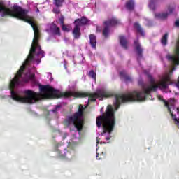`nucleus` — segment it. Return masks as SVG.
<instances>
[{
    "label": "nucleus",
    "mask_w": 179,
    "mask_h": 179,
    "mask_svg": "<svg viewBox=\"0 0 179 179\" xmlns=\"http://www.w3.org/2000/svg\"><path fill=\"white\" fill-rule=\"evenodd\" d=\"M173 10H174L173 8L169 7L168 11L166 13H155V19H158V20H164L167 19V17L169 16V15H171V13H173Z\"/></svg>",
    "instance_id": "423d86ee"
},
{
    "label": "nucleus",
    "mask_w": 179,
    "mask_h": 179,
    "mask_svg": "<svg viewBox=\"0 0 179 179\" xmlns=\"http://www.w3.org/2000/svg\"><path fill=\"white\" fill-rule=\"evenodd\" d=\"M62 30H63V31H71V30H72V27H71V24H62Z\"/></svg>",
    "instance_id": "4468645a"
},
{
    "label": "nucleus",
    "mask_w": 179,
    "mask_h": 179,
    "mask_svg": "<svg viewBox=\"0 0 179 179\" xmlns=\"http://www.w3.org/2000/svg\"><path fill=\"white\" fill-rule=\"evenodd\" d=\"M90 43L92 48L96 50V36L93 34L90 35Z\"/></svg>",
    "instance_id": "9d476101"
},
{
    "label": "nucleus",
    "mask_w": 179,
    "mask_h": 179,
    "mask_svg": "<svg viewBox=\"0 0 179 179\" xmlns=\"http://www.w3.org/2000/svg\"><path fill=\"white\" fill-rule=\"evenodd\" d=\"M83 106L80 105L79 109L77 113L74 114L73 116H70L66 120V124L67 127H75L77 129V131H82L83 128Z\"/></svg>",
    "instance_id": "7ed1b4c3"
},
{
    "label": "nucleus",
    "mask_w": 179,
    "mask_h": 179,
    "mask_svg": "<svg viewBox=\"0 0 179 179\" xmlns=\"http://www.w3.org/2000/svg\"><path fill=\"white\" fill-rule=\"evenodd\" d=\"M177 113L179 114V108H177Z\"/></svg>",
    "instance_id": "a878e982"
},
{
    "label": "nucleus",
    "mask_w": 179,
    "mask_h": 179,
    "mask_svg": "<svg viewBox=\"0 0 179 179\" xmlns=\"http://www.w3.org/2000/svg\"><path fill=\"white\" fill-rule=\"evenodd\" d=\"M156 6V1L151 0L149 3V8L150 9H152V10H155V8Z\"/></svg>",
    "instance_id": "f3484780"
},
{
    "label": "nucleus",
    "mask_w": 179,
    "mask_h": 179,
    "mask_svg": "<svg viewBox=\"0 0 179 179\" xmlns=\"http://www.w3.org/2000/svg\"><path fill=\"white\" fill-rule=\"evenodd\" d=\"M31 24L34 30V39L29 51L28 57L25 62L22 64V66L17 71L15 77L10 80L9 87L11 94V98L15 101L18 103H28L29 104H33L38 100L42 99H58L59 97H88V101H96V99H98V91L94 94L90 93H80L74 92H66L61 93L59 90H55L50 86H41L40 94L36 93L30 90L24 91L23 96L18 92H15L13 89L17 87L23 83L27 82H34V73L30 71L27 73H24V69L30 62L34 64H40L41 62V58L44 57V52L41 50L40 45H38V27L34 22H29Z\"/></svg>",
    "instance_id": "f257e3e1"
},
{
    "label": "nucleus",
    "mask_w": 179,
    "mask_h": 179,
    "mask_svg": "<svg viewBox=\"0 0 179 179\" xmlns=\"http://www.w3.org/2000/svg\"><path fill=\"white\" fill-rule=\"evenodd\" d=\"M96 151H97L99 150V147H97V145L100 143V141H99V137H96Z\"/></svg>",
    "instance_id": "4be33fe9"
},
{
    "label": "nucleus",
    "mask_w": 179,
    "mask_h": 179,
    "mask_svg": "<svg viewBox=\"0 0 179 179\" xmlns=\"http://www.w3.org/2000/svg\"><path fill=\"white\" fill-rule=\"evenodd\" d=\"M36 12H40V10H38V8H37Z\"/></svg>",
    "instance_id": "bb28decb"
},
{
    "label": "nucleus",
    "mask_w": 179,
    "mask_h": 179,
    "mask_svg": "<svg viewBox=\"0 0 179 179\" xmlns=\"http://www.w3.org/2000/svg\"><path fill=\"white\" fill-rule=\"evenodd\" d=\"M74 23L75 27L73 30V34L74 38H79L80 37V26L83 24H89V20L86 17H83L80 20H76Z\"/></svg>",
    "instance_id": "20e7f679"
},
{
    "label": "nucleus",
    "mask_w": 179,
    "mask_h": 179,
    "mask_svg": "<svg viewBox=\"0 0 179 179\" xmlns=\"http://www.w3.org/2000/svg\"><path fill=\"white\" fill-rule=\"evenodd\" d=\"M134 45H135V50L138 55L141 57V55H142L143 50H142V48H141V45L139 44V42L138 40L134 41Z\"/></svg>",
    "instance_id": "1a4fd4ad"
},
{
    "label": "nucleus",
    "mask_w": 179,
    "mask_h": 179,
    "mask_svg": "<svg viewBox=\"0 0 179 179\" xmlns=\"http://www.w3.org/2000/svg\"><path fill=\"white\" fill-rule=\"evenodd\" d=\"M89 75L92 79H96V73L93 71H90Z\"/></svg>",
    "instance_id": "a211bd4d"
},
{
    "label": "nucleus",
    "mask_w": 179,
    "mask_h": 179,
    "mask_svg": "<svg viewBox=\"0 0 179 179\" xmlns=\"http://www.w3.org/2000/svg\"><path fill=\"white\" fill-rule=\"evenodd\" d=\"M53 12H54V13H56V14L59 13V8H54Z\"/></svg>",
    "instance_id": "aec40b11"
},
{
    "label": "nucleus",
    "mask_w": 179,
    "mask_h": 179,
    "mask_svg": "<svg viewBox=\"0 0 179 179\" xmlns=\"http://www.w3.org/2000/svg\"><path fill=\"white\" fill-rule=\"evenodd\" d=\"M102 111H103V108L101 109V112L102 113Z\"/></svg>",
    "instance_id": "c85d7f7f"
},
{
    "label": "nucleus",
    "mask_w": 179,
    "mask_h": 179,
    "mask_svg": "<svg viewBox=\"0 0 179 179\" xmlns=\"http://www.w3.org/2000/svg\"><path fill=\"white\" fill-rule=\"evenodd\" d=\"M59 22H60V24H61V26H62V24H64V17H61L59 19Z\"/></svg>",
    "instance_id": "412c9836"
},
{
    "label": "nucleus",
    "mask_w": 179,
    "mask_h": 179,
    "mask_svg": "<svg viewBox=\"0 0 179 179\" xmlns=\"http://www.w3.org/2000/svg\"><path fill=\"white\" fill-rule=\"evenodd\" d=\"M64 68H65V69H66V64H64Z\"/></svg>",
    "instance_id": "cd10ccee"
},
{
    "label": "nucleus",
    "mask_w": 179,
    "mask_h": 179,
    "mask_svg": "<svg viewBox=\"0 0 179 179\" xmlns=\"http://www.w3.org/2000/svg\"><path fill=\"white\" fill-rule=\"evenodd\" d=\"M61 108V106L57 105L55 108L52 110V113H57L58 110Z\"/></svg>",
    "instance_id": "6ab92c4d"
},
{
    "label": "nucleus",
    "mask_w": 179,
    "mask_h": 179,
    "mask_svg": "<svg viewBox=\"0 0 179 179\" xmlns=\"http://www.w3.org/2000/svg\"><path fill=\"white\" fill-rule=\"evenodd\" d=\"M96 31H100V27H96Z\"/></svg>",
    "instance_id": "393cba45"
},
{
    "label": "nucleus",
    "mask_w": 179,
    "mask_h": 179,
    "mask_svg": "<svg viewBox=\"0 0 179 179\" xmlns=\"http://www.w3.org/2000/svg\"><path fill=\"white\" fill-rule=\"evenodd\" d=\"M119 38H120V43L122 47H123V48H125V49L128 48V41H127V38H125V36H120Z\"/></svg>",
    "instance_id": "6e6552de"
},
{
    "label": "nucleus",
    "mask_w": 179,
    "mask_h": 179,
    "mask_svg": "<svg viewBox=\"0 0 179 179\" xmlns=\"http://www.w3.org/2000/svg\"><path fill=\"white\" fill-rule=\"evenodd\" d=\"M148 79L150 85H143L142 90H135L127 94L115 95L113 106L111 105L108 106L106 114L96 117V126L100 128L102 125L103 132L101 135V136H105L106 141H109L111 138L110 134L113 132L115 125L114 111L118 110L121 103L145 101L146 96L150 94V92H156L157 89L166 90L169 87V72L165 73L159 80H156L152 76H148Z\"/></svg>",
    "instance_id": "f03ea898"
},
{
    "label": "nucleus",
    "mask_w": 179,
    "mask_h": 179,
    "mask_svg": "<svg viewBox=\"0 0 179 179\" xmlns=\"http://www.w3.org/2000/svg\"><path fill=\"white\" fill-rule=\"evenodd\" d=\"M175 25L176 26V27H179V20L176 21Z\"/></svg>",
    "instance_id": "5701e85b"
},
{
    "label": "nucleus",
    "mask_w": 179,
    "mask_h": 179,
    "mask_svg": "<svg viewBox=\"0 0 179 179\" xmlns=\"http://www.w3.org/2000/svg\"><path fill=\"white\" fill-rule=\"evenodd\" d=\"M118 23H120V22L117 20L115 17H113L111 20L106 21L104 22L105 28L103 31L104 37H108V34H110V28L111 27V26H115L116 24H118Z\"/></svg>",
    "instance_id": "39448f33"
},
{
    "label": "nucleus",
    "mask_w": 179,
    "mask_h": 179,
    "mask_svg": "<svg viewBox=\"0 0 179 179\" xmlns=\"http://www.w3.org/2000/svg\"><path fill=\"white\" fill-rule=\"evenodd\" d=\"M167 37H169V34H165L161 39L162 45H166L167 44Z\"/></svg>",
    "instance_id": "dca6fc26"
},
{
    "label": "nucleus",
    "mask_w": 179,
    "mask_h": 179,
    "mask_svg": "<svg viewBox=\"0 0 179 179\" xmlns=\"http://www.w3.org/2000/svg\"><path fill=\"white\" fill-rule=\"evenodd\" d=\"M120 75L121 76V78H124L126 82H128V80H131V78L128 76H127V73H125V71H121L120 73Z\"/></svg>",
    "instance_id": "2eb2a0df"
},
{
    "label": "nucleus",
    "mask_w": 179,
    "mask_h": 179,
    "mask_svg": "<svg viewBox=\"0 0 179 179\" xmlns=\"http://www.w3.org/2000/svg\"><path fill=\"white\" fill-rule=\"evenodd\" d=\"M64 0H53V4L57 6V8H61L64 3Z\"/></svg>",
    "instance_id": "ddd939ff"
},
{
    "label": "nucleus",
    "mask_w": 179,
    "mask_h": 179,
    "mask_svg": "<svg viewBox=\"0 0 179 179\" xmlns=\"http://www.w3.org/2000/svg\"><path fill=\"white\" fill-rule=\"evenodd\" d=\"M50 29H47L46 31L52 33L53 34H57V36H61V32L59 29L57 27L56 24H52L49 25Z\"/></svg>",
    "instance_id": "0eeeda50"
},
{
    "label": "nucleus",
    "mask_w": 179,
    "mask_h": 179,
    "mask_svg": "<svg viewBox=\"0 0 179 179\" xmlns=\"http://www.w3.org/2000/svg\"><path fill=\"white\" fill-rule=\"evenodd\" d=\"M135 6V3H134L133 0H130L126 3V8L129 10H132L134 9V7Z\"/></svg>",
    "instance_id": "9b49d317"
},
{
    "label": "nucleus",
    "mask_w": 179,
    "mask_h": 179,
    "mask_svg": "<svg viewBox=\"0 0 179 179\" xmlns=\"http://www.w3.org/2000/svg\"><path fill=\"white\" fill-rule=\"evenodd\" d=\"M134 27L136 29V31H138V33H140V34H141V36H145V32L143 31V29H141V25H139V24L135 23Z\"/></svg>",
    "instance_id": "f8f14e48"
},
{
    "label": "nucleus",
    "mask_w": 179,
    "mask_h": 179,
    "mask_svg": "<svg viewBox=\"0 0 179 179\" xmlns=\"http://www.w3.org/2000/svg\"><path fill=\"white\" fill-rule=\"evenodd\" d=\"M96 159L97 160H100V158H99V153L96 152Z\"/></svg>",
    "instance_id": "b1692460"
}]
</instances>
